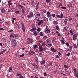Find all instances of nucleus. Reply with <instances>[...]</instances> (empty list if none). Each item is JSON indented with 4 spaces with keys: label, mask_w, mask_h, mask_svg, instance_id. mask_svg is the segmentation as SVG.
Here are the masks:
<instances>
[{
    "label": "nucleus",
    "mask_w": 78,
    "mask_h": 78,
    "mask_svg": "<svg viewBox=\"0 0 78 78\" xmlns=\"http://www.w3.org/2000/svg\"><path fill=\"white\" fill-rule=\"evenodd\" d=\"M37 45H36V44H35L34 46V50H35L36 48H37Z\"/></svg>",
    "instance_id": "2eb2a0df"
},
{
    "label": "nucleus",
    "mask_w": 78,
    "mask_h": 78,
    "mask_svg": "<svg viewBox=\"0 0 78 78\" xmlns=\"http://www.w3.org/2000/svg\"><path fill=\"white\" fill-rule=\"evenodd\" d=\"M50 40H49V39L47 40L46 41V42H47V43L48 44V43H50Z\"/></svg>",
    "instance_id": "72a5a7b5"
},
{
    "label": "nucleus",
    "mask_w": 78,
    "mask_h": 78,
    "mask_svg": "<svg viewBox=\"0 0 78 78\" xmlns=\"http://www.w3.org/2000/svg\"><path fill=\"white\" fill-rule=\"evenodd\" d=\"M66 45L67 46H69V44L68 43H66Z\"/></svg>",
    "instance_id": "6e6d98bb"
},
{
    "label": "nucleus",
    "mask_w": 78,
    "mask_h": 78,
    "mask_svg": "<svg viewBox=\"0 0 78 78\" xmlns=\"http://www.w3.org/2000/svg\"><path fill=\"white\" fill-rule=\"evenodd\" d=\"M20 57H23L24 56V54H23L21 55H20Z\"/></svg>",
    "instance_id": "e433bc0d"
},
{
    "label": "nucleus",
    "mask_w": 78,
    "mask_h": 78,
    "mask_svg": "<svg viewBox=\"0 0 78 78\" xmlns=\"http://www.w3.org/2000/svg\"><path fill=\"white\" fill-rule=\"evenodd\" d=\"M56 17H58V18H60V16L59 15H56Z\"/></svg>",
    "instance_id": "37998d69"
},
{
    "label": "nucleus",
    "mask_w": 78,
    "mask_h": 78,
    "mask_svg": "<svg viewBox=\"0 0 78 78\" xmlns=\"http://www.w3.org/2000/svg\"><path fill=\"white\" fill-rule=\"evenodd\" d=\"M20 13V11H16L15 12V13H16V14H19Z\"/></svg>",
    "instance_id": "473e14b6"
},
{
    "label": "nucleus",
    "mask_w": 78,
    "mask_h": 78,
    "mask_svg": "<svg viewBox=\"0 0 78 78\" xmlns=\"http://www.w3.org/2000/svg\"><path fill=\"white\" fill-rule=\"evenodd\" d=\"M61 41H62V44H65V42H64V40H62Z\"/></svg>",
    "instance_id": "a878e982"
},
{
    "label": "nucleus",
    "mask_w": 78,
    "mask_h": 78,
    "mask_svg": "<svg viewBox=\"0 0 78 78\" xmlns=\"http://www.w3.org/2000/svg\"><path fill=\"white\" fill-rule=\"evenodd\" d=\"M34 53H35L34 52L30 51L28 53V54L29 55L31 56L32 55H34Z\"/></svg>",
    "instance_id": "0eeeda50"
},
{
    "label": "nucleus",
    "mask_w": 78,
    "mask_h": 78,
    "mask_svg": "<svg viewBox=\"0 0 78 78\" xmlns=\"http://www.w3.org/2000/svg\"><path fill=\"white\" fill-rule=\"evenodd\" d=\"M44 76H47V73H44Z\"/></svg>",
    "instance_id": "ea45409f"
},
{
    "label": "nucleus",
    "mask_w": 78,
    "mask_h": 78,
    "mask_svg": "<svg viewBox=\"0 0 78 78\" xmlns=\"http://www.w3.org/2000/svg\"><path fill=\"white\" fill-rule=\"evenodd\" d=\"M47 14L48 15H49V14H50V12L49 11H48L47 12Z\"/></svg>",
    "instance_id": "603ef678"
},
{
    "label": "nucleus",
    "mask_w": 78,
    "mask_h": 78,
    "mask_svg": "<svg viewBox=\"0 0 78 78\" xmlns=\"http://www.w3.org/2000/svg\"><path fill=\"white\" fill-rule=\"evenodd\" d=\"M64 29L65 30H66V31H67V28H66V27H64Z\"/></svg>",
    "instance_id": "79ce46f5"
},
{
    "label": "nucleus",
    "mask_w": 78,
    "mask_h": 78,
    "mask_svg": "<svg viewBox=\"0 0 78 78\" xmlns=\"http://www.w3.org/2000/svg\"><path fill=\"white\" fill-rule=\"evenodd\" d=\"M37 31L38 32H39V31H41V28L40 27H39L37 29Z\"/></svg>",
    "instance_id": "b1692460"
},
{
    "label": "nucleus",
    "mask_w": 78,
    "mask_h": 78,
    "mask_svg": "<svg viewBox=\"0 0 78 78\" xmlns=\"http://www.w3.org/2000/svg\"><path fill=\"white\" fill-rule=\"evenodd\" d=\"M20 78H25V77H23L22 76H20Z\"/></svg>",
    "instance_id": "8fccbe9b"
},
{
    "label": "nucleus",
    "mask_w": 78,
    "mask_h": 78,
    "mask_svg": "<svg viewBox=\"0 0 78 78\" xmlns=\"http://www.w3.org/2000/svg\"><path fill=\"white\" fill-rule=\"evenodd\" d=\"M43 38L44 39H46L47 38V35L44 36Z\"/></svg>",
    "instance_id": "c9c22d12"
},
{
    "label": "nucleus",
    "mask_w": 78,
    "mask_h": 78,
    "mask_svg": "<svg viewBox=\"0 0 78 78\" xmlns=\"http://www.w3.org/2000/svg\"><path fill=\"white\" fill-rule=\"evenodd\" d=\"M19 6H20V8H23V6H22L20 5H19Z\"/></svg>",
    "instance_id": "09e8293b"
},
{
    "label": "nucleus",
    "mask_w": 78,
    "mask_h": 78,
    "mask_svg": "<svg viewBox=\"0 0 78 78\" xmlns=\"http://www.w3.org/2000/svg\"><path fill=\"white\" fill-rule=\"evenodd\" d=\"M12 5V4L11 3H8V5Z\"/></svg>",
    "instance_id": "13d9d810"
},
{
    "label": "nucleus",
    "mask_w": 78,
    "mask_h": 78,
    "mask_svg": "<svg viewBox=\"0 0 78 78\" xmlns=\"http://www.w3.org/2000/svg\"><path fill=\"white\" fill-rule=\"evenodd\" d=\"M73 46L75 48H77V47L76 46V44H74L73 45Z\"/></svg>",
    "instance_id": "6ab92c4d"
},
{
    "label": "nucleus",
    "mask_w": 78,
    "mask_h": 78,
    "mask_svg": "<svg viewBox=\"0 0 78 78\" xmlns=\"http://www.w3.org/2000/svg\"><path fill=\"white\" fill-rule=\"evenodd\" d=\"M75 75L76 76V78H78V73H75Z\"/></svg>",
    "instance_id": "412c9836"
},
{
    "label": "nucleus",
    "mask_w": 78,
    "mask_h": 78,
    "mask_svg": "<svg viewBox=\"0 0 78 78\" xmlns=\"http://www.w3.org/2000/svg\"><path fill=\"white\" fill-rule=\"evenodd\" d=\"M16 57H19V56H20V55H19V54H16Z\"/></svg>",
    "instance_id": "7c9ffc66"
},
{
    "label": "nucleus",
    "mask_w": 78,
    "mask_h": 78,
    "mask_svg": "<svg viewBox=\"0 0 78 78\" xmlns=\"http://www.w3.org/2000/svg\"><path fill=\"white\" fill-rule=\"evenodd\" d=\"M39 48L40 50L39 51H40L41 52L42 51H43V49H45V48H43L42 46L41 45L39 46Z\"/></svg>",
    "instance_id": "423d86ee"
},
{
    "label": "nucleus",
    "mask_w": 78,
    "mask_h": 78,
    "mask_svg": "<svg viewBox=\"0 0 78 78\" xmlns=\"http://www.w3.org/2000/svg\"><path fill=\"white\" fill-rule=\"evenodd\" d=\"M21 25L22 26V30H23V32L25 33V25L23 23H21Z\"/></svg>",
    "instance_id": "7ed1b4c3"
},
{
    "label": "nucleus",
    "mask_w": 78,
    "mask_h": 78,
    "mask_svg": "<svg viewBox=\"0 0 78 78\" xmlns=\"http://www.w3.org/2000/svg\"><path fill=\"white\" fill-rule=\"evenodd\" d=\"M58 56H61V55H62V54L60 52H58Z\"/></svg>",
    "instance_id": "c85d7f7f"
},
{
    "label": "nucleus",
    "mask_w": 78,
    "mask_h": 78,
    "mask_svg": "<svg viewBox=\"0 0 78 78\" xmlns=\"http://www.w3.org/2000/svg\"><path fill=\"white\" fill-rule=\"evenodd\" d=\"M73 70H74L75 73H77V72L76 71V69H75V68Z\"/></svg>",
    "instance_id": "393cba45"
},
{
    "label": "nucleus",
    "mask_w": 78,
    "mask_h": 78,
    "mask_svg": "<svg viewBox=\"0 0 78 78\" xmlns=\"http://www.w3.org/2000/svg\"><path fill=\"white\" fill-rule=\"evenodd\" d=\"M36 16L38 17H40V16H41V14H40L39 13H37L36 14Z\"/></svg>",
    "instance_id": "2f4dec72"
},
{
    "label": "nucleus",
    "mask_w": 78,
    "mask_h": 78,
    "mask_svg": "<svg viewBox=\"0 0 78 78\" xmlns=\"http://www.w3.org/2000/svg\"><path fill=\"white\" fill-rule=\"evenodd\" d=\"M52 17H56V15L55 14H52Z\"/></svg>",
    "instance_id": "49530a36"
},
{
    "label": "nucleus",
    "mask_w": 78,
    "mask_h": 78,
    "mask_svg": "<svg viewBox=\"0 0 78 78\" xmlns=\"http://www.w3.org/2000/svg\"><path fill=\"white\" fill-rule=\"evenodd\" d=\"M64 22L65 23H66V24H67V20H65Z\"/></svg>",
    "instance_id": "de8ad7c7"
},
{
    "label": "nucleus",
    "mask_w": 78,
    "mask_h": 78,
    "mask_svg": "<svg viewBox=\"0 0 78 78\" xmlns=\"http://www.w3.org/2000/svg\"><path fill=\"white\" fill-rule=\"evenodd\" d=\"M69 32L71 33H73V31L72 30H70L69 31Z\"/></svg>",
    "instance_id": "052dcab7"
},
{
    "label": "nucleus",
    "mask_w": 78,
    "mask_h": 78,
    "mask_svg": "<svg viewBox=\"0 0 78 78\" xmlns=\"http://www.w3.org/2000/svg\"><path fill=\"white\" fill-rule=\"evenodd\" d=\"M50 46H51H51H52V44H48V47H50Z\"/></svg>",
    "instance_id": "a18cd8bd"
},
{
    "label": "nucleus",
    "mask_w": 78,
    "mask_h": 78,
    "mask_svg": "<svg viewBox=\"0 0 78 78\" xmlns=\"http://www.w3.org/2000/svg\"><path fill=\"white\" fill-rule=\"evenodd\" d=\"M22 11L23 13H25V9H22Z\"/></svg>",
    "instance_id": "4be33fe9"
},
{
    "label": "nucleus",
    "mask_w": 78,
    "mask_h": 78,
    "mask_svg": "<svg viewBox=\"0 0 78 78\" xmlns=\"http://www.w3.org/2000/svg\"><path fill=\"white\" fill-rule=\"evenodd\" d=\"M0 30H4V29L3 28H0Z\"/></svg>",
    "instance_id": "0e129e2a"
},
{
    "label": "nucleus",
    "mask_w": 78,
    "mask_h": 78,
    "mask_svg": "<svg viewBox=\"0 0 78 78\" xmlns=\"http://www.w3.org/2000/svg\"><path fill=\"white\" fill-rule=\"evenodd\" d=\"M27 40H28V41H30V42H29V43H32V42H33V40L31 38H28Z\"/></svg>",
    "instance_id": "1a4fd4ad"
},
{
    "label": "nucleus",
    "mask_w": 78,
    "mask_h": 78,
    "mask_svg": "<svg viewBox=\"0 0 78 78\" xmlns=\"http://www.w3.org/2000/svg\"><path fill=\"white\" fill-rule=\"evenodd\" d=\"M56 28L57 30H59V26L58 25H57L56 27Z\"/></svg>",
    "instance_id": "4c0bfd02"
},
{
    "label": "nucleus",
    "mask_w": 78,
    "mask_h": 78,
    "mask_svg": "<svg viewBox=\"0 0 78 78\" xmlns=\"http://www.w3.org/2000/svg\"><path fill=\"white\" fill-rule=\"evenodd\" d=\"M13 38H15V39H16V34H13Z\"/></svg>",
    "instance_id": "bb28decb"
},
{
    "label": "nucleus",
    "mask_w": 78,
    "mask_h": 78,
    "mask_svg": "<svg viewBox=\"0 0 78 78\" xmlns=\"http://www.w3.org/2000/svg\"><path fill=\"white\" fill-rule=\"evenodd\" d=\"M10 37H13V35H12V34H11L10 35Z\"/></svg>",
    "instance_id": "69168bd1"
},
{
    "label": "nucleus",
    "mask_w": 78,
    "mask_h": 78,
    "mask_svg": "<svg viewBox=\"0 0 78 78\" xmlns=\"http://www.w3.org/2000/svg\"><path fill=\"white\" fill-rule=\"evenodd\" d=\"M17 76H22V75H21V74H20V73L17 74Z\"/></svg>",
    "instance_id": "c03bdc74"
},
{
    "label": "nucleus",
    "mask_w": 78,
    "mask_h": 78,
    "mask_svg": "<svg viewBox=\"0 0 78 78\" xmlns=\"http://www.w3.org/2000/svg\"><path fill=\"white\" fill-rule=\"evenodd\" d=\"M39 3L37 4V5H36V10H37L38 9V8H39Z\"/></svg>",
    "instance_id": "f3484780"
},
{
    "label": "nucleus",
    "mask_w": 78,
    "mask_h": 78,
    "mask_svg": "<svg viewBox=\"0 0 78 78\" xmlns=\"http://www.w3.org/2000/svg\"><path fill=\"white\" fill-rule=\"evenodd\" d=\"M36 28H33L32 29H30V31L31 32H33V31H36Z\"/></svg>",
    "instance_id": "6e6552de"
},
{
    "label": "nucleus",
    "mask_w": 78,
    "mask_h": 78,
    "mask_svg": "<svg viewBox=\"0 0 78 78\" xmlns=\"http://www.w3.org/2000/svg\"><path fill=\"white\" fill-rule=\"evenodd\" d=\"M48 17H51V14H49L48 15H47Z\"/></svg>",
    "instance_id": "c756f323"
},
{
    "label": "nucleus",
    "mask_w": 78,
    "mask_h": 78,
    "mask_svg": "<svg viewBox=\"0 0 78 78\" xmlns=\"http://www.w3.org/2000/svg\"><path fill=\"white\" fill-rule=\"evenodd\" d=\"M70 53L69 52L67 54V56H70Z\"/></svg>",
    "instance_id": "a19ab883"
},
{
    "label": "nucleus",
    "mask_w": 78,
    "mask_h": 78,
    "mask_svg": "<svg viewBox=\"0 0 78 78\" xmlns=\"http://www.w3.org/2000/svg\"><path fill=\"white\" fill-rule=\"evenodd\" d=\"M46 2H47V3H49L50 2V0H46Z\"/></svg>",
    "instance_id": "680f3d73"
},
{
    "label": "nucleus",
    "mask_w": 78,
    "mask_h": 78,
    "mask_svg": "<svg viewBox=\"0 0 78 78\" xmlns=\"http://www.w3.org/2000/svg\"><path fill=\"white\" fill-rule=\"evenodd\" d=\"M33 3H34V1H32L30 3L31 5H33Z\"/></svg>",
    "instance_id": "e2e57ef3"
},
{
    "label": "nucleus",
    "mask_w": 78,
    "mask_h": 78,
    "mask_svg": "<svg viewBox=\"0 0 78 78\" xmlns=\"http://www.w3.org/2000/svg\"><path fill=\"white\" fill-rule=\"evenodd\" d=\"M41 62H42V63L44 64V63H45V61H44V60H43V61Z\"/></svg>",
    "instance_id": "338daca9"
},
{
    "label": "nucleus",
    "mask_w": 78,
    "mask_h": 78,
    "mask_svg": "<svg viewBox=\"0 0 78 78\" xmlns=\"http://www.w3.org/2000/svg\"><path fill=\"white\" fill-rule=\"evenodd\" d=\"M34 34L35 36H36L37 35V34L36 31H35L34 32Z\"/></svg>",
    "instance_id": "4468645a"
},
{
    "label": "nucleus",
    "mask_w": 78,
    "mask_h": 78,
    "mask_svg": "<svg viewBox=\"0 0 78 78\" xmlns=\"http://www.w3.org/2000/svg\"><path fill=\"white\" fill-rule=\"evenodd\" d=\"M40 36H44V34L42 33V32H40Z\"/></svg>",
    "instance_id": "f704fd0d"
},
{
    "label": "nucleus",
    "mask_w": 78,
    "mask_h": 78,
    "mask_svg": "<svg viewBox=\"0 0 78 78\" xmlns=\"http://www.w3.org/2000/svg\"><path fill=\"white\" fill-rule=\"evenodd\" d=\"M43 23H44V21H43V20H41L38 23L37 25L38 26H40V25H42V24Z\"/></svg>",
    "instance_id": "20e7f679"
},
{
    "label": "nucleus",
    "mask_w": 78,
    "mask_h": 78,
    "mask_svg": "<svg viewBox=\"0 0 78 78\" xmlns=\"http://www.w3.org/2000/svg\"><path fill=\"white\" fill-rule=\"evenodd\" d=\"M27 17L29 19L32 18L33 17H34V14L33 12L31 11L29 13V15H28Z\"/></svg>",
    "instance_id": "f03ea898"
},
{
    "label": "nucleus",
    "mask_w": 78,
    "mask_h": 78,
    "mask_svg": "<svg viewBox=\"0 0 78 78\" xmlns=\"http://www.w3.org/2000/svg\"><path fill=\"white\" fill-rule=\"evenodd\" d=\"M61 8H62V9H66V7H61Z\"/></svg>",
    "instance_id": "bf43d9fd"
},
{
    "label": "nucleus",
    "mask_w": 78,
    "mask_h": 78,
    "mask_svg": "<svg viewBox=\"0 0 78 78\" xmlns=\"http://www.w3.org/2000/svg\"><path fill=\"white\" fill-rule=\"evenodd\" d=\"M43 12H44V13H46V10H43Z\"/></svg>",
    "instance_id": "774afa93"
},
{
    "label": "nucleus",
    "mask_w": 78,
    "mask_h": 78,
    "mask_svg": "<svg viewBox=\"0 0 78 78\" xmlns=\"http://www.w3.org/2000/svg\"><path fill=\"white\" fill-rule=\"evenodd\" d=\"M51 51H53L54 52H56L57 51L56 50H55V48H51Z\"/></svg>",
    "instance_id": "ddd939ff"
},
{
    "label": "nucleus",
    "mask_w": 78,
    "mask_h": 78,
    "mask_svg": "<svg viewBox=\"0 0 78 78\" xmlns=\"http://www.w3.org/2000/svg\"><path fill=\"white\" fill-rule=\"evenodd\" d=\"M76 17H78V14H77V13H76V15H75Z\"/></svg>",
    "instance_id": "3c124183"
},
{
    "label": "nucleus",
    "mask_w": 78,
    "mask_h": 78,
    "mask_svg": "<svg viewBox=\"0 0 78 78\" xmlns=\"http://www.w3.org/2000/svg\"><path fill=\"white\" fill-rule=\"evenodd\" d=\"M69 47L70 50L72 51V47L71 46H69Z\"/></svg>",
    "instance_id": "cd10ccee"
},
{
    "label": "nucleus",
    "mask_w": 78,
    "mask_h": 78,
    "mask_svg": "<svg viewBox=\"0 0 78 78\" xmlns=\"http://www.w3.org/2000/svg\"><path fill=\"white\" fill-rule=\"evenodd\" d=\"M63 17V14L61 13L60 15V18H62Z\"/></svg>",
    "instance_id": "58836bf2"
},
{
    "label": "nucleus",
    "mask_w": 78,
    "mask_h": 78,
    "mask_svg": "<svg viewBox=\"0 0 78 78\" xmlns=\"http://www.w3.org/2000/svg\"><path fill=\"white\" fill-rule=\"evenodd\" d=\"M12 31H13V30H10L9 31V32L11 33V32H12Z\"/></svg>",
    "instance_id": "5fc2aeb1"
},
{
    "label": "nucleus",
    "mask_w": 78,
    "mask_h": 78,
    "mask_svg": "<svg viewBox=\"0 0 78 78\" xmlns=\"http://www.w3.org/2000/svg\"><path fill=\"white\" fill-rule=\"evenodd\" d=\"M18 28H19L20 29V24H19V25L18 26Z\"/></svg>",
    "instance_id": "864d4df0"
},
{
    "label": "nucleus",
    "mask_w": 78,
    "mask_h": 78,
    "mask_svg": "<svg viewBox=\"0 0 78 78\" xmlns=\"http://www.w3.org/2000/svg\"><path fill=\"white\" fill-rule=\"evenodd\" d=\"M77 37V34H74L73 36V41H75V39H76V37Z\"/></svg>",
    "instance_id": "39448f33"
},
{
    "label": "nucleus",
    "mask_w": 78,
    "mask_h": 78,
    "mask_svg": "<svg viewBox=\"0 0 78 78\" xmlns=\"http://www.w3.org/2000/svg\"><path fill=\"white\" fill-rule=\"evenodd\" d=\"M69 21H71L72 20V18H71L70 16H69V18H68Z\"/></svg>",
    "instance_id": "aec40b11"
},
{
    "label": "nucleus",
    "mask_w": 78,
    "mask_h": 78,
    "mask_svg": "<svg viewBox=\"0 0 78 78\" xmlns=\"http://www.w3.org/2000/svg\"><path fill=\"white\" fill-rule=\"evenodd\" d=\"M12 47L13 48H15L16 46L17 45V43L16 42V40L13 39L12 40Z\"/></svg>",
    "instance_id": "f257e3e1"
},
{
    "label": "nucleus",
    "mask_w": 78,
    "mask_h": 78,
    "mask_svg": "<svg viewBox=\"0 0 78 78\" xmlns=\"http://www.w3.org/2000/svg\"><path fill=\"white\" fill-rule=\"evenodd\" d=\"M64 67L65 68H66V69H69V67L68 66V65H64Z\"/></svg>",
    "instance_id": "a211bd4d"
},
{
    "label": "nucleus",
    "mask_w": 78,
    "mask_h": 78,
    "mask_svg": "<svg viewBox=\"0 0 78 78\" xmlns=\"http://www.w3.org/2000/svg\"><path fill=\"white\" fill-rule=\"evenodd\" d=\"M46 31L48 33H50V29H47Z\"/></svg>",
    "instance_id": "dca6fc26"
},
{
    "label": "nucleus",
    "mask_w": 78,
    "mask_h": 78,
    "mask_svg": "<svg viewBox=\"0 0 78 78\" xmlns=\"http://www.w3.org/2000/svg\"><path fill=\"white\" fill-rule=\"evenodd\" d=\"M53 23L54 24H55V25H58V23L56 21H53Z\"/></svg>",
    "instance_id": "9d476101"
},
{
    "label": "nucleus",
    "mask_w": 78,
    "mask_h": 78,
    "mask_svg": "<svg viewBox=\"0 0 78 78\" xmlns=\"http://www.w3.org/2000/svg\"><path fill=\"white\" fill-rule=\"evenodd\" d=\"M32 66H33L34 67H36V64H33Z\"/></svg>",
    "instance_id": "4d7b16f0"
},
{
    "label": "nucleus",
    "mask_w": 78,
    "mask_h": 78,
    "mask_svg": "<svg viewBox=\"0 0 78 78\" xmlns=\"http://www.w3.org/2000/svg\"><path fill=\"white\" fill-rule=\"evenodd\" d=\"M35 60L37 63H38V62H39V61H38V58H35Z\"/></svg>",
    "instance_id": "f8f14e48"
},
{
    "label": "nucleus",
    "mask_w": 78,
    "mask_h": 78,
    "mask_svg": "<svg viewBox=\"0 0 78 78\" xmlns=\"http://www.w3.org/2000/svg\"><path fill=\"white\" fill-rule=\"evenodd\" d=\"M4 53H5V52L3 50L0 53V55H2V54H3Z\"/></svg>",
    "instance_id": "5701e85b"
},
{
    "label": "nucleus",
    "mask_w": 78,
    "mask_h": 78,
    "mask_svg": "<svg viewBox=\"0 0 78 78\" xmlns=\"http://www.w3.org/2000/svg\"><path fill=\"white\" fill-rule=\"evenodd\" d=\"M1 11L2 13H5V10L4 9H2L1 10Z\"/></svg>",
    "instance_id": "9b49d317"
}]
</instances>
